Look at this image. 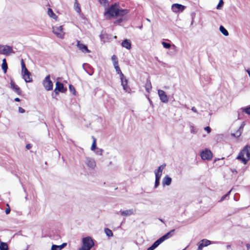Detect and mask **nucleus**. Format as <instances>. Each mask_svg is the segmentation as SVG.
<instances>
[{"mask_svg":"<svg viewBox=\"0 0 250 250\" xmlns=\"http://www.w3.org/2000/svg\"><path fill=\"white\" fill-rule=\"evenodd\" d=\"M128 12V10L120 9L119 4L115 3L110 5L107 9L105 12V15H108L110 17L117 18L123 16L127 14Z\"/></svg>","mask_w":250,"mask_h":250,"instance_id":"nucleus-1","label":"nucleus"},{"mask_svg":"<svg viewBox=\"0 0 250 250\" xmlns=\"http://www.w3.org/2000/svg\"><path fill=\"white\" fill-rule=\"evenodd\" d=\"M175 229H172L170 231L168 232L158 240H157L150 247H149L146 250H154L156 249L159 245H160L165 240L170 238L174 234Z\"/></svg>","mask_w":250,"mask_h":250,"instance_id":"nucleus-2","label":"nucleus"},{"mask_svg":"<svg viewBox=\"0 0 250 250\" xmlns=\"http://www.w3.org/2000/svg\"><path fill=\"white\" fill-rule=\"evenodd\" d=\"M236 158L241 161L244 164H246L248 161L250 159V146H246L239 153Z\"/></svg>","mask_w":250,"mask_h":250,"instance_id":"nucleus-3","label":"nucleus"},{"mask_svg":"<svg viewBox=\"0 0 250 250\" xmlns=\"http://www.w3.org/2000/svg\"><path fill=\"white\" fill-rule=\"evenodd\" d=\"M93 245L94 242L90 237H85L83 239V246L80 250H90Z\"/></svg>","mask_w":250,"mask_h":250,"instance_id":"nucleus-4","label":"nucleus"},{"mask_svg":"<svg viewBox=\"0 0 250 250\" xmlns=\"http://www.w3.org/2000/svg\"><path fill=\"white\" fill-rule=\"evenodd\" d=\"M84 163L89 169L92 170L94 169L96 166L95 160L92 157L88 156L85 157Z\"/></svg>","mask_w":250,"mask_h":250,"instance_id":"nucleus-5","label":"nucleus"},{"mask_svg":"<svg viewBox=\"0 0 250 250\" xmlns=\"http://www.w3.org/2000/svg\"><path fill=\"white\" fill-rule=\"evenodd\" d=\"M42 83L43 86L46 90L49 91L53 89V83L50 80V76L49 75L46 76V77L43 81Z\"/></svg>","mask_w":250,"mask_h":250,"instance_id":"nucleus-6","label":"nucleus"},{"mask_svg":"<svg viewBox=\"0 0 250 250\" xmlns=\"http://www.w3.org/2000/svg\"><path fill=\"white\" fill-rule=\"evenodd\" d=\"M0 53L8 55L14 53V52L12 47L9 46L0 45Z\"/></svg>","mask_w":250,"mask_h":250,"instance_id":"nucleus-7","label":"nucleus"},{"mask_svg":"<svg viewBox=\"0 0 250 250\" xmlns=\"http://www.w3.org/2000/svg\"><path fill=\"white\" fill-rule=\"evenodd\" d=\"M62 29V26H53L52 27L53 32L60 38H62L64 36V33Z\"/></svg>","mask_w":250,"mask_h":250,"instance_id":"nucleus-8","label":"nucleus"},{"mask_svg":"<svg viewBox=\"0 0 250 250\" xmlns=\"http://www.w3.org/2000/svg\"><path fill=\"white\" fill-rule=\"evenodd\" d=\"M121 81V85L123 86V89L126 92L129 93L131 91V89L129 86L127 85L128 80L126 79L124 75H123V77H120Z\"/></svg>","mask_w":250,"mask_h":250,"instance_id":"nucleus-9","label":"nucleus"},{"mask_svg":"<svg viewBox=\"0 0 250 250\" xmlns=\"http://www.w3.org/2000/svg\"><path fill=\"white\" fill-rule=\"evenodd\" d=\"M201 157L203 160H209L212 158V155L210 150L206 149L201 153Z\"/></svg>","mask_w":250,"mask_h":250,"instance_id":"nucleus-10","label":"nucleus"},{"mask_svg":"<svg viewBox=\"0 0 250 250\" xmlns=\"http://www.w3.org/2000/svg\"><path fill=\"white\" fill-rule=\"evenodd\" d=\"M158 94L162 102L167 103L168 101V98L165 92L162 90L159 89Z\"/></svg>","mask_w":250,"mask_h":250,"instance_id":"nucleus-11","label":"nucleus"},{"mask_svg":"<svg viewBox=\"0 0 250 250\" xmlns=\"http://www.w3.org/2000/svg\"><path fill=\"white\" fill-rule=\"evenodd\" d=\"M66 90V89L63 86V85L62 83L57 82L56 83V87L54 90V92L58 94L59 92L63 93Z\"/></svg>","mask_w":250,"mask_h":250,"instance_id":"nucleus-12","label":"nucleus"},{"mask_svg":"<svg viewBox=\"0 0 250 250\" xmlns=\"http://www.w3.org/2000/svg\"><path fill=\"white\" fill-rule=\"evenodd\" d=\"M185 6L178 3H175L172 5L171 8L173 12H182L185 9Z\"/></svg>","mask_w":250,"mask_h":250,"instance_id":"nucleus-13","label":"nucleus"},{"mask_svg":"<svg viewBox=\"0 0 250 250\" xmlns=\"http://www.w3.org/2000/svg\"><path fill=\"white\" fill-rule=\"evenodd\" d=\"M221 242L218 241H211L210 240L207 239H203L199 243L203 246V248L204 247H207L210 244H218Z\"/></svg>","mask_w":250,"mask_h":250,"instance_id":"nucleus-14","label":"nucleus"},{"mask_svg":"<svg viewBox=\"0 0 250 250\" xmlns=\"http://www.w3.org/2000/svg\"><path fill=\"white\" fill-rule=\"evenodd\" d=\"M77 47L83 53H90V51L88 50L87 46L85 44L82 43L80 41H77Z\"/></svg>","mask_w":250,"mask_h":250,"instance_id":"nucleus-15","label":"nucleus"},{"mask_svg":"<svg viewBox=\"0 0 250 250\" xmlns=\"http://www.w3.org/2000/svg\"><path fill=\"white\" fill-rule=\"evenodd\" d=\"M22 78L26 83H30L32 81L31 77V73L27 70V72H22Z\"/></svg>","mask_w":250,"mask_h":250,"instance_id":"nucleus-16","label":"nucleus"},{"mask_svg":"<svg viewBox=\"0 0 250 250\" xmlns=\"http://www.w3.org/2000/svg\"><path fill=\"white\" fill-rule=\"evenodd\" d=\"M166 166V164H163V165L159 166L157 169L154 170L155 175H159L161 176L162 175L163 170L165 168Z\"/></svg>","mask_w":250,"mask_h":250,"instance_id":"nucleus-17","label":"nucleus"},{"mask_svg":"<svg viewBox=\"0 0 250 250\" xmlns=\"http://www.w3.org/2000/svg\"><path fill=\"white\" fill-rule=\"evenodd\" d=\"M120 212L121 215L127 216L133 214L134 213V210L133 209H129L125 210H120Z\"/></svg>","mask_w":250,"mask_h":250,"instance_id":"nucleus-18","label":"nucleus"},{"mask_svg":"<svg viewBox=\"0 0 250 250\" xmlns=\"http://www.w3.org/2000/svg\"><path fill=\"white\" fill-rule=\"evenodd\" d=\"M172 181V179L168 176L166 175L163 179L162 184L163 186H169Z\"/></svg>","mask_w":250,"mask_h":250,"instance_id":"nucleus-19","label":"nucleus"},{"mask_svg":"<svg viewBox=\"0 0 250 250\" xmlns=\"http://www.w3.org/2000/svg\"><path fill=\"white\" fill-rule=\"evenodd\" d=\"M11 88L18 94H20L21 92L20 88L16 85L15 83L11 81L10 83Z\"/></svg>","mask_w":250,"mask_h":250,"instance_id":"nucleus-20","label":"nucleus"},{"mask_svg":"<svg viewBox=\"0 0 250 250\" xmlns=\"http://www.w3.org/2000/svg\"><path fill=\"white\" fill-rule=\"evenodd\" d=\"M122 46L127 49H130L131 47V42L129 40L125 39L122 42Z\"/></svg>","mask_w":250,"mask_h":250,"instance_id":"nucleus-21","label":"nucleus"},{"mask_svg":"<svg viewBox=\"0 0 250 250\" xmlns=\"http://www.w3.org/2000/svg\"><path fill=\"white\" fill-rule=\"evenodd\" d=\"M243 129V126L241 125L235 133H231V135L236 138L239 137L242 133Z\"/></svg>","mask_w":250,"mask_h":250,"instance_id":"nucleus-22","label":"nucleus"},{"mask_svg":"<svg viewBox=\"0 0 250 250\" xmlns=\"http://www.w3.org/2000/svg\"><path fill=\"white\" fill-rule=\"evenodd\" d=\"M100 39L101 41L103 42H107L109 38L108 37V35L104 31H102L101 32V34L100 35Z\"/></svg>","mask_w":250,"mask_h":250,"instance_id":"nucleus-23","label":"nucleus"},{"mask_svg":"<svg viewBox=\"0 0 250 250\" xmlns=\"http://www.w3.org/2000/svg\"><path fill=\"white\" fill-rule=\"evenodd\" d=\"M151 88H152V86H151V83L149 79H148L146 80V83L145 84V89L147 92H149L151 90Z\"/></svg>","mask_w":250,"mask_h":250,"instance_id":"nucleus-24","label":"nucleus"},{"mask_svg":"<svg viewBox=\"0 0 250 250\" xmlns=\"http://www.w3.org/2000/svg\"><path fill=\"white\" fill-rule=\"evenodd\" d=\"M1 67L2 70H3L4 73H6L8 68V66L5 59H3L2 60Z\"/></svg>","mask_w":250,"mask_h":250,"instance_id":"nucleus-25","label":"nucleus"},{"mask_svg":"<svg viewBox=\"0 0 250 250\" xmlns=\"http://www.w3.org/2000/svg\"><path fill=\"white\" fill-rule=\"evenodd\" d=\"M8 246L7 243L0 241V250H7Z\"/></svg>","mask_w":250,"mask_h":250,"instance_id":"nucleus-26","label":"nucleus"},{"mask_svg":"<svg viewBox=\"0 0 250 250\" xmlns=\"http://www.w3.org/2000/svg\"><path fill=\"white\" fill-rule=\"evenodd\" d=\"M220 32L225 36L229 35V32L227 29L222 25H221L219 27Z\"/></svg>","mask_w":250,"mask_h":250,"instance_id":"nucleus-27","label":"nucleus"},{"mask_svg":"<svg viewBox=\"0 0 250 250\" xmlns=\"http://www.w3.org/2000/svg\"><path fill=\"white\" fill-rule=\"evenodd\" d=\"M74 8L77 12L80 13L81 12V8L77 0H75Z\"/></svg>","mask_w":250,"mask_h":250,"instance_id":"nucleus-28","label":"nucleus"},{"mask_svg":"<svg viewBox=\"0 0 250 250\" xmlns=\"http://www.w3.org/2000/svg\"><path fill=\"white\" fill-rule=\"evenodd\" d=\"M47 13H48V15L50 17H51L54 19H56L57 18V16L54 13L53 11H52V10L51 9L49 8L48 9Z\"/></svg>","mask_w":250,"mask_h":250,"instance_id":"nucleus-29","label":"nucleus"},{"mask_svg":"<svg viewBox=\"0 0 250 250\" xmlns=\"http://www.w3.org/2000/svg\"><path fill=\"white\" fill-rule=\"evenodd\" d=\"M114 66V68H115V69L116 70V72L118 74H119L120 77H123L124 74L122 73V71H121V69L120 68V67H119V65L117 64V65H115Z\"/></svg>","mask_w":250,"mask_h":250,"instance_id":"nucleus-30","label":"nucleus"},{"mask_svg":"<svg viewBox=\"0 0 250 250\" xmlns=\"http://www.w3.org/2000/svg\"><path fill=\"white\" fill-rule=\"evenodd\" d=\"M92 139L93 143L91 146V150L92 151H94L96 148H97L96 146V139L94 137H92Z\"/></svg>","mask_w":250,"mask_h":250,"instance_id":"nucleus-31","label":"nucleus"},{"mask_svg":"<svg viewBox=\"0 0 250 250\" xmlns=\"http://www.w3.org/2000/svg\"><path fill=\"white\" fill-rule=\"evenodd\" d=\"M104 232L108 237H111L113 236L112 231L108 228H105L104 229Z\"/></svg>","mask_w":250,"mask_h":250,"instance_id":"nucleus-32","label":"nucleus"},{"mask_svg":"<svg viewBox=\"0 0 250 250\" xmlns=\"http://www.w3.org/2000/svg\"><path fill=\"white\" fill-rule=\"evenodd\" d=\"M111 60H112V61L113 62V64L114 66L118 64V59H117V57L115 55H113L111 57Z\"/></svg>","mask_w":250,"mask_h":250,"instance_id":"nucleus-33","label":"nucleus"},{"mask_svg":"<svg viewBox=\"0 0 250 250\" xmlns=\"http://www.w3.org/2000/svg\"><path fill=\"white\" fill-rule=\"evenodd\" d=\"M21 72H27V69L26 67L25 64L24 63L23 60L22 59L21 61Z\"/></svg>","mask_w":250,"mask_h":250,"instance_id":"nucleus-34","label":"nucleus"},{"mask_svg":"<svg viewBox=\"0 0 250 250\" xmlns=\"http://www.w3.org/2000/svg\"><path fill=\"white\" fill-rule=\"evenodd\" d=\"M21 72H27V69L26 67L25 64L24 63L23 60L22 59L21 61Z\"/></svg>","mask_w":250,"mask_h":250,"instance_id":"nucleus-35","label":"nucleus"},{"mask_svg":"<svg viewBox=\"0 0 250 250\" xmlns=\"http://www.w3.org/2000/svg\"><path fill=\"white\" fill-rule=\"evenodd\" d=\"M103 151L104 150L103 149L97 148L96 150L95 151V152L97 155L102 156L103 155Z\"/></svg>","mask_w":250,"mask_h":250,"instance_id":"nucleus-36","label":"nucleus"},{"mask_svg":"<svg viewBox=\"0 0 250 250\" xmlns=\"http://www.w3.org/2000/svg\"><path fill=\"white\" fill-rule=\"evenodd\" d=\"M162 44L163 45L164 47L165 48H167V49L169 48L171 46L170 44L166 42H162Z\"/></svg>","mask_w":250,"mask_h":250,"instance_id":"nucleus-37","label":"nucleus"},{"mask_svg":"<svg viewBox=\"0 0 250 250\" xmlns=\"http://www.w3.org/2000/svg\"><path fill=\"white\" fill-rule=\"evenodd\" d=\"M51 250H61V248L59 245H53L51 247Z\"/></svg>","mask_w":250,"mask_h":250,"instance_id":"nucleus-38","label":"nucleus"},{"mask_svg":"<svg viewBox=\"0 0 250 250\" xmlns=\"http://www.w3.org/2000/svg\"><path fill=\"white\" fill-rule=\"evenodd\" d=\"M230 192H231V190L229 191L226 194H225L224 196H223L221 197V198L220 200L219 201V202H222L223 200H224L227 197L229 196V193H230Z\"/></svg>","mask_w":250,"mask_h":250,"instance_id":"nucleus-39","label":"nucleus"},{"mask_svg":"<svg viewBox=\"0 0 250 250\" xmlns=\"http://www.w3.org/2000/svg\"><path fill=\"white\" fill-rule=\"evenodd\" d=\"M69 88L70 91L72 92L74 95H75L76 91L74 87L72 85L70 84L69 86Z\"/></svg>","mask_w":250,"mask_h":250,"instance_id":"nucleus-40","label":"nucleus"},{"mask_svg":"<svg viewBox=\"0 0 250 250\" xmlns=\"http://www.w3.org/2000/svg\"><path fill=\"white\" fill-rule=\"evenodd\" d=\"M224 4V2L223 0H220L219 3L218 4L217 6V9H219L221 7H222L223 5Z\"/></svg>","mask_w":250,"mask_h":250,"instance_id":"nucleus-41","label":"nucleus"},{"mask_svg":"<svg viewBox=\"0 0 250 250\" xmlns=\"http://www.w3.org/2000/svg\"><path fill=\"white\" fill-rule=\"evenodd\" d=\"M243 111L247 114L250 115V106L245 108Z\"/></svg>","mask_w":250,"mask_h":250,"instance_id":"nucleus-42","label":"nucleus"},{"mask_svg":"<svg viewBox=\"0 0 250 250\" xmlns=\"http://www.w3.org/2000/svg\"><path fill=\"white\" fill-rule=\"evenodd\" d=\"M160 184V180H155V185H154V188H156Z\"/></svg>","mask_w":250,"mask_h":250,"instance_id":"nucleus-43","label":"nucleus"},{"mask_svg":"<svg viewBox=\"0 0 250 250\" xmlns=\"http://www.w3.org/2000/svg\"><path fill=\"white\" fill-rule=\"evenodd\" d=\"M7 206H8V208L5 209V213L6 214H8L10 212V208L8 204H7Z\"/></svg>","mask_w":250,"mask_h":250,"instance_id":"nucleus-44","label":"nucleus"},{"mask_svg":"<svg viewBox=\"0 0 250 250\" xmlns=\"http://www.w3.org/2000/svg\"><path fill=\"white\" fill-rule=\"evenodd\" d=\"M19 112L21 113H23L25 112V110L21 107H19Z\"/></svg>","mask_w":250,"mask_h":250,"instance_id":"nucleus-45","label":"nucleus"},{"mask_svg":"<svg viewBox=\"0 0 250 250\" xmlns=\"http://www.w3.org/2000/svg\"><path fill=\"white\" fill-rule=\"evenodd\" d=\"M204 129L206 130L208 133H210L211 131V128L209 126L205 127Z\"/></svg>","mask_w":250,"mask_h":250,"instance_id":"nucleus-46","label":"nucleus"},{"mask_svg":"<svg viewBox=\"0 0 250 250\" xmlns=\"http://www.w3.org/2000/svg\"><path fill=\"white\" fill-rule=\"evenodd\" d=\"M203 248V246H202L199 243L198 244V249L197 250H202Z\"/></svg>","mask_w":250,"mask_h":250,"instance_id":"nucleus-47","label":"nucleus"},{"mask_svg":"<svg viewBox=\"0 0 250 250\" xmlns=\"http://www.w3.org/2000/svg\"><path fill=\"white\" fill-rule=\"evenodd\" d=\"M66 246V243H62L61 245H59L60 247L61 248V250L62 249H63Z\"/></svg>","mask_w":250,"mask_h":250,"instance_id":"nucleus-48","label":"nucleus"},{"mask_svg":"<svg viewBox=\"0 0 250 250\" xmlns=\"http://www.w3.org/2000/svg\"><path fill=\"white\" fill-rule=\"evenodd\" d=\"M191 110L192 111H193L194 112H195V113H197V111L196 108L194 106L192 107Z\"/></svg>","mask_w":250,"mask_h":250,"instance_id":"nucleus-49","label":"nucleus"},{"mask_svg":"<svg viewBox=\"0 0 250 250\" xmlns=\"http://www.w3.org/2000/svg\"><path fill=\"white\" fill-rule=\"evenodd\" d=\"M155 180H160V179H161V177L159 175H155Z\"/></svg>","mask_w":250,"mask_h":250,"instance_id":"nucleus-50","label":"nucleus"},{"mask_svg":"<svg viewBox=\"0 0 250 250\" xmlns=\"http://www.w3.org/2000/svg\"><path fill=\"white\" fill-rule=\"evenodd\" d=\"M231 248V246L230 244H228L227 246H226V249L227 250H229Z\"/></svg>","mask_w":250,"mask_h":250,"instance_id":"nucleus-51","label":"nucleus"},{"mask_svg":"<svg viewBox=\"0 0 250 250\" xmlns=\"http://www.w3.org/2000/svg\"><path fill=\"white\" fill-rule=\"evenodd\" d=\"M122 21V19H118L115 22V23H121V22Z\"/></svg>","mask_w":250,"mask_h":250,"instance_id":"nucleus-52","label":"nucleus"},{"mask_svg":"<svg viewBox=\"0 0 250 250\" xmlns=\"http://www.w3.org/2000/svg\"><path fill=\"white\" fill-rule=\"evenodd\" d=\"M26 147L27 149H29L31 147V146L30 144H27L26 146Z\"/></svg>","mask_w":250,"mask_h":250,"instance_id":"nucleus-53","label":"nucleus"},{"mask_svg":"<svg viewBox=\"0 0 250 250\" xmlns=\"http://www.w3.org/2000/svg\"><path fill=\"white\" fill-rule=\"evenodd\" d=\"M246 246L247 249L248 250H250V244H246Z\"/></svg>","mask_w":250,"mask_h":250,"instance_id":"nucleus-54","label":"nucleus"},{"mask_svg":"<svg viewBox=\"0 0 250 250\" xmlns=\"http://www.w3.org/2000/svg\"><path fill=\"white\" fill-rule=\"evenodd\" d=\"M15 101L16 102H20V98H16L15 99Z\"/></svg>","mask_w":250,"mask_h":250,"instance_id":"nucleus-55","label":"nucleus"},{"mask_svg":"<svg viewBox=\"0 0 250 250\" xmlns=\"http://www.w3.org/2000/svg\"><path fill=\"white\" fill-rule=\"evenodd\" d=\"M93 73H94L93 71H91V72H88V73L89 75L91 76L93 74Z\"/></svg>","mask_w":250,"mask_h":250,"instance_id":"nucleus-56","label":"nucleus"},{"mask_svg":"<svg viewBox=\"0 0 250 250\" xmlns=\"http://www.w3.org/2000/svg\"><path fill=\"white\" fill-rule=\"evenodd\" d=\"M232 171L233 172H237V171H236V170L235 169L232 170Z\"/></svg>","mask_w":250,"mask_h":250,"instance_id":"nucleus-57","label":"nucleus"},{"mask_svg":"<svg viewBox=\"0 0 250 250\" xmlns=\"http://www.w3.org/2000/svg\"><path fill=\"white\" fill-rule=\"evenodd\" d=\"M148 21L150 22V20L149 19L146 18V19Z\"/></svg>","mask_w":250,"mask_h":250,"instance_id":"nucleus-58","label":"nucleus"},{"mask_svg":"<svg viewBox=\"0 0 250 250\" xmlns=\"http://www.w3.org/2000/svg\"><path fill=\"white\" fill-rule=\"evenodd\" d=\"M191 132H194V130H192V131H191Z\"/></svg>","mask_w":250,"mask_h":250,"instance_id":"nucleus-59","label":"nucleus"},{"mask_svg":"<svg viewBox=\"0 0 250 250\" xmlns=\"http://www.w3.org/2000/svg\"><path fill=\"white\" fill-rule=\"evenodd\" d=\"M191 132H194V130H192V131H191Z\"/></svg>","mask_w":250,"mask_h":250,"instance_id":"nucleus-60","label":"nucleus"},{"mask_svg":"<svg viewBox=\"0 0 250 250\" xmlns=\"http://www.w3.org/2000/svg\"><path fill=\"white\" fill-rule=\"evenodd\" d=\"M186 248H185V249H183V250H186Z\"/></svg>","mask_w":250,"mask_h":250,"instance_id":"nucleus-61","label":"nucleus"}]
</instances>
